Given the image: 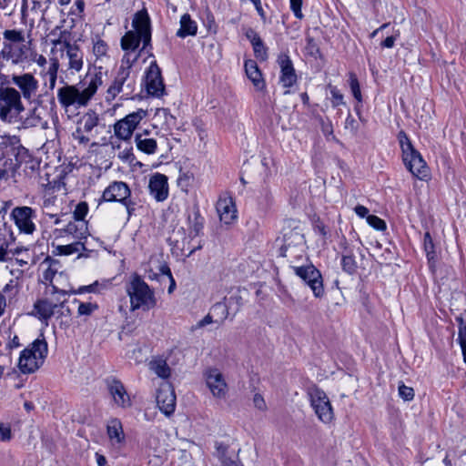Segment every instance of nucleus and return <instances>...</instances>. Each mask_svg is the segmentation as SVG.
<instances>
[{
    "label": "nucleus",
    "instance_id": "6ab92c4d",
    "mask_svg": "<svg viewBox=\"0 0 466 466\" xmlns=\"http://www.w3.org/2000/svg\"><path fill=\"white\" fill-rule=\"evenodd\" d=\"M131 196L128 185L123 181H113L104 190L102 199L105 202L122 203Z\"/></svg>",
    "mask_w": 466,
    "mask_h": 466
},
{
    "label": "nucleus",
    "instance_id": "20e7f679",
    "mask_svg": "<svg viewBox=\"0 0 466 466\" xmlns=\"http://www.w3.org/2000/svg\"><path fill=\"white\" fill-rule=\"evenodd\" d=\"M398 139L402 151V160L407 169L415 177L427 180L430 176L429 167L420 153L414 148L404 131L399 132Z\"/></svg>",
    "mask_w": 466,
    "mask_h": 466
},
{
    "label": "nucleus",
    "instance_id": "79ce46f5",
    "mask_svg": "<svg viewBox=\"0 0 466 466\" xmlns=\"http://www.w3.org/2000/svg\"><path fill=\"white\" fill-rule=\"evenodd\" d=\"M341 266L344 271L349 274L355 273L357 269V263L351 253L343 254L341 258Z\"/></svg>",
    "mask_w": 466,
    "mask_h": 466
},
{
    "label": "nucleus",
    "instance_id": "7ed1b4c3",
    "mask_svg": "<svg viewBox=\"0 0 466 466\" xmlns=\"http://www.w3.org/2000/svg\"><path fill=\"white\" fill-rule=\"evenodd\" d=\"M135 32L129 31L121 38V47L124 50L135 51L141 41L144 48L150 43V19L146 9L138 11L132 22Z\"/></svg>",
    "mask_w": 466,
    "mask_h": 466
},
{
    "label": "nucleus",
    "instance_id": "0e129e2a",
    "mask_svg": "<svg viewBox=\"0 0 466 466\" xmlns=\"http://www.w3.org/2000/svg\"><path fill=\"white\" fill-rule=\"evenodd\" d=\"M253 403H254L255 407L258 408V410H266V407H267L266 402L264 400V398L260 394L257 393L254 395Z\"/></svg>",
    "mask_w": 466,
    "mask_h": 466
},
{
    "label": "nucleus",
    "instance_id": "f257e3e1",
    "mask_svg": "<svg viewBox=\"0 0 466 466\" xmlns=\"http://www.w3.org/2000/svg\"><path fill=\"white\" fill-rule=\"evenodd\" d=\"M102 85V78L97 74L86 76L77 85H65L57 89V100L66 110L70 106L76 108L86 106Z\"/></svg>",
    "mask_w": 466,
    "mask_h": 466
},
{
    "label": "nucleus",
    "instance_id": "a211bd4d",
    "mask_svg": "<svg viewBox=\"0 0 466 466\" xmlns=\"http://www.w3.org/2000/svg\"><path fill=\"white\" fill-rule=\"evenodd\" d=\"M277 63L280 68L279 83L284 88H290L297 83L298 76L289 56L281 53L278 56Z\"/></svg>",
    "mask_w": 466,
    "mask_h": 466
},
{
    "label": "nucleus",
    "instance_id": "a19ab883",
    "mask_svg": "<svg viewBox=\"0 0 466 466\" xmlns=\"http://www.w3.org/2000/svg\"><path fill=\"white\" fill-rule=\"evenodd\" d=\"M151 369L160 378L167 379L170 376V369L164 360H157L152 363Z\"/></svg>",
    "mask_w": 466,
    "mask_h": 466
},
{
    "label": "nucleus",
    "instance_id": "2eb2a0df",
    "mask_svg": "<svg viewBox=\"0 0 466 466\" xmlns=\"http://www.w3.org/2000/svg\"><path fill=\"white\" fill-rule=\"evenodd\" d=\"M204 376L206 384L213 397L225 399L228 389L223 374L216 368H209L205 371Z\"/></svg>",
    "mask_w": 466,
    "mask_h": 466
},
{
    "label": "nucleus",
    "instance_id": "f03ea898",
    "mask_svg": "<svg viewBox=\"0 0 466 466\" xmlns=\"http://www.w3.org/2000/svg\"><path fill=\"white\" fill-rule=\"evenodd\" d=\"M127 293L130 299V309L135 311L142 309L144 311L154 309L157 305V299L154 290L142 279V278L134 274L126 287Z\"/></svg>",
    "mask_w": 466,
    "mask_h": 466
},
{
    "label": "nucleus",
    "instance_id": "6e6552de",
    "mask_svg": "<svg viewBox=\"0 0 466 466\" xmlns=\"http://www.w3.org/2000/svg\"><path fill=\"white\" fill-rule=\"evenodd\" d=\"M136 81L130 76L128 67L121 66L112 85L107 89V99H114L118 94H122L125 99L129 98L135 91Z\"/></svg>",
    "mask_w": 466,
    "mask_h": 466
},
{
    "label": "nucleus",
    "instance_id": "b1692460",
    "mask_svg": "<svg viewBox=\"0 0 466 466\" xmlns=\"http://www.w3.org/2000/svg\"><path fill=\"white\" fill-rule=\"evenodd\" d=\"M216 209L220 221L225 224H231L237 218V209L232 198H219Z\"/></svg>",
    "mask_w": 466,
    "mask_h": 466
},
{
    "label": "nucleus",
    "instance_id": "1a4fd4ad",
    "mask_svg": "<svg viewBox=\"0 0 466 466\" xmlns=\"http://www.w3.org/2000/svg\"><path fill=\"white\" fill-rule=\"evenodd\" d=\"M310 404L319 420L329 423L333 418V410L326 393L319 388H311L309 391Z\"/></svg>",
    "mask_w": 466,
    "mask_h": 466
},
{
    "label": "nucleus",
    "instance_id": "2f4dec72",
    "mask_svg": "<svg viewBox=\"0 0 466 466\" xmlns=\"http://www.w3.org/2000/svg\"><path fill=\"white\" fill-rule=\"evenodd\" d=\"M107 435L113 443L120 444L125 440L122 423L119 420L114 419L107 425Z\"/></svg>",
    "mask_w": 466,
    "mask_h": 466
},
{
    "label": "nucleus",
    "instance_id": "aec40b11",
    "mask_svg": "<svg viewBox=\"0 0 466 466\" xmlns=\"http://www.w3.org/2000/svg\"><path fill=\"white\" fill-rule=\"evenodd\" d=\"M2 144L5 145V153L14 156L15 158L16 163L13 168L15 171L29 157L28 150L21 145L20 139L16 136L2 137Z\"/></svg>",
    "mask_w": 466,
    "mask_h": 466
},
{
    "label": "nucleus",
    "instance_id": "dca6fc26",
    "mask_svg": "<svg viewBox=\"0 0 466 466\" xmlns=\"http://www.w3.org/2000/svg\"><path fill=\"white\" fill-rule=\"evenodd\" d=\"M106 389L116 407L128 409L132 406V400L124 384L116 378H108L106 380Z\"/></svg>",
    "mask_w": 466,
    "mask_h": 466
},
{
    "label": "nucleus",
    "instance_id": "6e6d98bb",
    "mask_svg": "<svg viewBox=\"0 0 466 466\" xmlns=\"http://www.w3.org/2000/svg\"><path fill=\"white\" fill-rule=\"evenodd\" d=\"M330 93L332 96L331 103L334 107L344 105L343 95L336 87H332Z\"/></svg>",
    "mask_w": 466,
    "mask_h": 466
},
{
    "label": "nucleus",
    "instance_id": "bb28decb",
    "mask_svg": "<svg viewBox=\"0 0 466 466\" xmlns=\"http://www.w3.org/2000/svg\"><path fill=\"white\" fill-rule=\"evenodd\" d=\"M54 303L49 299H39L34 305L33 315L36 316L43 323L48 325V320L53 317L52 309Z\"/></svg>",
    "mask_w": 466,
    "mask_h": 466
},
{
    "label": "nucleus",
    "instance_id": "338daca9",
    "mask_svg": "<svg viewBox=\"0 0 466 466\" xmlns=\"http://www.w3.org/2000/svg\"><path fill=\"white\" fill-rule=\"evenodd\" d=\"M53 307H54V309H52V311H54L53 317H56V318L63 317V313H65L64 312V302L54 303Z\"/></svg>",
    "mask_w": 466,
    "mask_h": 466
},
{
    "label": "nucleus",
    "instance_id": "cd10ccee",
    "mask_svg": "<svg viewBox=\"0 0 466 466\" xmlns=\"http://www.w3.org/2000/svg\"><path fill=\"white\" fill-rule=\"evenodd\" d=\"M180 27L177 31V36L180 38H185L187 36H193L197 35L198 32V25L197 23L191 19V16L188 14H184L180 18Z\"/></svg>",
    "mask_w": 466,
    "mask_h": 466
},
{
    "label": "nucleus",
    "instance_id": "49530a36",
    "mask_svg": "<svg viewBox=\"0 0 466 466\" xmlns=\"http://www.w3.org/2000/svg\"><path fill=\"white\" fill-rule=\"evenodd\" d=\"M350 86L352 92L353 96L358 100L361 101V92L360 87L359 80L355 74H350Z\"/></svg>",
    "mask_w": 466,
    "mask_h": 466
},
{
    "label": "nucleus",
    "instance_id": "37998d69",
    "mask_svg": "<svg viewBox=\"0 0 466 466\" xmlns=\"http://www.w3.org/2000/svg\"><path fill=\"white\" fill-rule=\"evenodd\" d=\"M226 303L228 304L229 309L234 312V314H236L243 305V299L240 295V292L238 291L237 293L232 294L228 299V301Z\"/></svg>",
    "mask_w": 466,
    "mask_h": 466
},
{
    "label": "nucleus",
    "instance_id": "9b49d317",
    "mask_svg": "<svg viewBox=\"0 0 466 466\" xmlns=\"http://www.w3.org/2000/svg\"><path fill=\"white\" fill-rule=\"evenodd\" d=\"M10 218L20 233L32 235L36 230V226L34 222V219L36 218V212L31 207H15L10 214Z\"/></svg>",
    "mask_w": 466,
    "mask_h": 466
},
{
    "label": "nucleus",
    "instance_id": "de8ad7c7",
    "mask_svg": "<svg viewBox=\"0 0 466 466\" xmlns=\"http://www.w3.org/2000/svg\"><path fill=\"white\" fill-rule=\"evenodd\" d=\"M88 212V205L86 202H80L74 210V220L86 221L85 217Z\"/></svg>",
    "mask_w": 466,
    "mask_h": 466
},
{
    "label": "nucleus",
    "instance_id": "13d9d810",
    "mask_svg": "<svg viewBox=\"0 0 466 466\" xmlns=\"http://www.w3.org/2000/svg\"><path fill=\"white\" fill-rule=\"evenodd\" d=\"M211 323H215V319L213 318V315L210 312L207 316H205L202 319L198 321L197 324L194 325L191 329L194 331V330H197L198 329H202L205 326H207L208 324H211Z\"/></svg>",
    "mask_w": 466,
    "mask_h": 466
},
{
    "label": "nucleus",
    "instance_id": "680f3d73",
    "mask_svg": "<svg viewBox=\"0 0 466 466\" xmlns=\"http://www.w3.org/2000/svg\"><path fill=\"white\" fill-rule=\"evenodd\" d=\"M11 250L8 249V244L4 242L0 246V262H5L12 258Z\"/></svg>",
    "mask_w": 466,
    "mask_h": 466
},
{
    "label": "nucleus",
    "instance_id": "774afa93",
    "mask_svg": "<svg viewBox=\"0 0 466 466\" xmlns=\"http://www.w3.org/2000/svg\"><path fill=\"white\" fill-rule=\"evenodd\" d=\"M4 293L15 294L17 292L15 280L11 279L3 289Z\"/></svg>",
    "mask_w": 466,
    "mask_h": 466
},
{
    "label": "nucleus",
    "instance_id": "e2e57ef3",
    "mask_svg": "<svg viewBox=\"0 0 466 466\" xmlns=\"http://www.w3.org/2000/svg\"><path fill=\"white\" fill-rule=\"evenodd\" d=\"M121 204L126 207L128 218L135 214V211H136V208H135L136 202L134 200H132L130 198V197L126 198V200L123 201Z\"/></svg>",
    "mask_w": 466,
    "mask_h": 466
},
{
    "label": "nucleus",
    "instance_id": "393cba45",
    "mask_svg": "<svg viewBox=\"0 0 466 466\" xmlns=\"http://www.w3.org/2000/svg\"><path fill=\"white\" fill-rule=\"evenodd\" d=\"M244 67L247 76L253 83L256 89L262 90L265 87V81L257 62L252 59H248L245 61Z\"/></svg>",
    "mask_w": 466,
    "mask_h": 466
},
{
    "label": "nucleus",
    "instance_id": "473e14b6",
    "mask_svg": "<svg viewBox=\"0 0 466 466\" xmlns=\"http://www.w3.org/2000/svg\"><path fill=\"white\" fill-rule=\"evenodd\" d=\"M59 69V61L56 57H53L50 59V64L46 69L41 72V75L45 79H47L49 82V88L53 90L56 84L57 79V72Z\"/></svg>",
    "mask_w": 466,
    "mask_h": 466
},
{
    "label": "nucleus",
    "instance_id": "0eeeda50",
    "mask_svg": "<svg viewBox=\"0 0 466 466\" xmlns=\"http://www.w3.org/2000/svg\"><path fill=\"white\" fill-rule=\"evenodd\" d=\"M294 273L312 290L316 298H322L325 291L320 271L310 262L293 266Z\"/></svg>",
    "mask_w": 466,
    "mask_h": 466
},
{
    "label": "nucleus",
    "instance_id": "a878e982",
    "mask_svg": "<svg viewBox=\"0 0 466 466\" xmlns=\"http://www.w3.org/2000/svg\"><path fill=\"white\" fill-rule=\"evenodd\" d=\"M279 256L288 259L291 268H293L294 265H300L309 261V258L305 254V247L279 249Z\"/></svg>",
    "mask_w": 466,
    "mask_h": 466
},
{
    "label": "nucleus",
    "instance_id": "c85d7f7f",
    "mask_svg": "<svg viewBox=\"0 0 466 466\" xmlns=\"http://www.w3.org/2000/svg\"><path fill=\"white\" fill-rule=\"evenodd\" d=\"M87 223L86 221H78L74 220L70 221L66 228L63 229V232L71 235L74 238L81 240L85 238L87 235Z\"/></svg>",
    "mask_w": 466,
    "mask_h": 466
},
{
    "label": "nucleus",
    "instance_id": "4468645a",
    "mask_svg": "<svg viewBox=\"0 0 466 466\" xmlns=\"http://www.w3.org/2000/svg\"><path fill=\"white\" fill-rule=\"evenodd\" d=\"M187 222L189 225V240L187 238H185L183 239V247L182 249L187 250V257L192 255L197 249H200L202 248L200 242L196 247H190V240H192L194 238L199 236V234L202 232L203 226H204V218L200 215V212L198 208H195L192 213L188 214L187 216Z\"/></svg>",
    "mask_w": 466,
    "mask_h": 466
},
{
    "label": "nucleus",
    "instance_id": "39448f33",
    "mask_svg": "<svg viewBox=\"0 0 466 466\" xmlns=\"http://www.w3.org/2000/svg\"><path fill=\"white\" fill-rule=\"evenodd\" d=\"M48 352L47 343L45 338L36 339L27 348L22 350L18 368L24 374L33 373L44 363Z\"/></svg>",
    "mask_w": 466,
    "mask_h": 466
},
{
    "label": "nucleus",
    "instance_id": "c03bdc74",
    "mask_svg": "<svg viewBox=\"0 0 466 466\" xmlns=\"http://www.w3.org/2000/svg\"><path fill=\"white\" fill-rule=\"evenodd\" d=\"M107 50L108 46L104 40L98 38L96 42H94L93 53L96 58H102L103 56H106Z\"/></svg>",
    "mask_w": 466,
    "mask_h": 466
},
{
    "label": "nucleus",
    "instance_id": "69168bd1",
    "mask_svg": "<svg viewBox=\"0 0 466 466\" xmlns=\"http://www.w3.org/2000/svg\"><path fill=\"white\" fill-rule=\"evenodd\" d=\"M458 340L461 344L466 343V324L462 322L461 319V325L459 327Z\"/></svg>",
    "mask_w": 466,
    "mask_h": 466
},
{
    "label": "nucleus",
    "instance_id": "9d476101",
    "mask_svg": "<svg viewBox=\"0 0 466 466\" xmlns=\"http://www.w3.org/2000/svg\"><path fill=\"white\" fill-rule=\"evenodd\" d=\"M98 123V115L93 110H88L79 118L76 130L73 134L74 138L80 144L86 145L96 133Z\"/></svg>",
    "mask_w": 466,
    "mask_h": 466
},
{
    "label": "nucleus",
    "instance_id": "f8f14e48",
    "mask_svg": "<svg viewBox=\"0 0 466 466\" xmlns=\"http://www.w3.org/2000/svg\"><path fill=\"white\" fill-rule=\"evenodd\" d=\"M23 110L20 93L14 87L0 86V116L5 117L12 111L19 114Z\"/></svg>",
    "mask_w": 466,
    "mask_h": 466
},
{
    "label": "nucleus",
    "instance_id": "c756f323",
    "mask_svg": "<svg viewBox=\"0 0 466 466\" xmlns=\"http://www.w3.org/2000/svg\"><path fill=\"white\" fill-rule=\"evenodd\" d=\"M246 36L249 39L253 46L256 57L261 61H265L268 58L267 48L265 47L260 36L252 29H249L246 33Z\"/></svg>",
    "mask_w": 466,
    "mask_h": 466
},
{
    "label": "nucleus",
    "instance_id": "412c9836",
    "mask_svg": "<svg viewBox=\"0 0 466 466\" xmlns=\"http://www.w3.org/2000/svg\"><path fill=\"white\" fill-rule=\"evenodd\" d=\"M12 82L21 90L24 98L26 100H31L38 89V81L30 73L19 76L14 75Z\"/></svg>",
    "mask_w": 466,
    "mask_h": 466
},
{
    "label": "nucleus",
    "instance_id": "4c0bfd02",
    "mask_svg": "<svg viewBox=\"0 0 466 466\" xmlns=\"http://www.w3.org/2000/svg\"><path fill=\"white\" fill-rule=\"evenodd\" d=\"M423 247L426 252L430 268H433L436 259L435 246L430 232H426L423 237Z\"/></svg>",
    "mask_w": 466,
    "mask_h": 466
},
{
    "label": "nucleus",
    "instance_id": "5701e85b",
    "mask_svg": "<svg viewBox=\"0 0 466 466\" xmlns=\"http://www.w3.org/2000/svg\"><path fill=\"white\" fill-rule=\"evenodd\" d=\"M283 237L282 242L279 249H288V248H295L298 247H305V238L302 233V230L299 227L284 228L282 230Z\"/></svg>",
    "mask_w": 466,
    "mask_h": 466
},
{
    "label": "nucleus",
    "instance_id": "e433bc0d",
    "mask_svg": "<svg viewBox=\"0 0 466 466\" xmlns=\"http://www.w3.org/2000/svg\"><path fill=\"white\" fill-rule=\"evenodd\" d=\"M134 128L124 119L118 120L114 125L115 135L123 140H127L131 137Z\"/></svg>",
    "mask_w": 466,
    "mask_h": 466
},
{
    "label": "nucleus",
    "instance_id": "bf43d9fd",
    "mask_svg": "<svg viewBox=\"0 0 466 466\" xmlns=\"http://www.w3.org/2000/svg\"><path fill=\"white\" fill-rule=\"evenodd\" d=\"M290 1V9L294 13V15L299 18H303V14L301 11L302 0H289Z\"/></svg>",
    "mask_w": 466,
    "mask_h": 466
},
{
    "label": "nucleus",
    "instance_id": "f3484780",
    "mask_svg": "<svg viewBox=\"0 0 466 466\" xmlns=\"http://www.w3.org/2000/svg\"><path fill=\"white\" fill-rule=\"evenodd\" d=\"M157 404L166 416H170L176 409V394L169 383H163L157 392Z\"/></svg>",
    "mask_w": 466,
    "mask_h": 466
},
{
    "label": "nucleus",
    "instance_id": "f704fd0d",
    "mask_svg": "<svg viewBox=\"0 0 466 466\" xmlns=\"http://www.w3.org/2000/svg\"><path fill=\"white\" fill-rule=\"evenodd\" d=\"M230 310L226 302H218L212 306L210 312L213 315L215 323L220 325L227 319Z\"/></svg>",
    "mask_w": 466,
    "mask_h": 466
},
{
    "label": "nucleus",
    "instance_id": "4be33fe9",
    "mask_svg": "<svg viewBox=\"0 0 466 466\" xmlns=\"http://www.w3.org/2000/svg\"><path fill=\"white\" fill-rule=\"evenodd\" d=\"M148 188L150 195L158 202L168 197L167 177L164 174L156 173L149 179Z\"/></svg>",
    "mask_w": 466,
    "mask_h": 466
},
{
    "label": "nucleus",
    "instance_id": "423d86ee",
    "mask_svg": "<svg viewBox=\"0 0 466 466\" xmlns=\"http://www.w3.org/2000/svg\"><path fill=\"white\" fill-rule=\"evenodd\" d=\"M59 31L57 39H54L52 42L55 46L60 45L61 51L66 52V57L68 58V69L79 72L83 67V57L84 54L80 50L79 46L76 44H71L69 40L70 33L67 30H62L60 26H56L52 32V35H56Z\"/></svg>",
    "mask_w": 466,
    "mask_h": 466
},
{
    "label": "nucleus",
    "instance_id": "ddd939ff",
    "mask_svg": "<svg viewBox=\"0 0 466 466\" xmlns=\"http://www.w3.org/2000/svg\"><path fill=\"white\" fill-rule=\"evenodd\" d=\"M147 92L156 97L163 96L166 93L161 69L156 61L150 63L146 72Z\"/></svg>",
    "mask_w": 466,
    "mask_h": 466
},
{
    "label": "nucleus",
    "instance_id": "603ef678",
    "mask_svg": "<svg viewBox=\"0 0 466 466\" xmlns=\"http://www.w3.org/2000/svg\"><path fill=\"white\" fill-rule=\"evenodd\" d=\"M399 394L404 400H411L414 398V390L401 383L399 385Z\"/></svg>",
    "mask_w": 466,
    "mask_h": 466
},
{
    "label": "nucleus",
    "instance_id": "052dcab7",
    "mask_svg": "<svg viewBox=\"0 0 466 466\" xmlns=\"http://www.w3.org/2000/svg\"><path fill=\"white\" fill-rule=\"evenodd\" d=\"M46 187L48 189L59 191L61 188H65L66 183L63 180V177L60 176L57 179H54L52 182H48Z\"/></svg>",
    "mask_w": 466,
    "mask_h": 466
},
{
    "label": "nucleus",
    "instance_id": "4d7b16f0",
    "mask_svg": "<svg viewBox=\"0 0 466 466\" xmlns=\"http://www.w3.org/2000/svg\"><path fill=\"white\" fill-rule=\"evenodd\" d=\"M98 287H99V284H98L97 281H96L93 284H90V285H87V286H81V287L78 288L77 290H74L72 292L73 293H77V294H83V293H86V292L96 293V292H98Z\"/></svg>",
    "mask_w": 466,
    "mask_h": 466
},
{
    "label": "nucleus",
    "instance_id": "8fccbe9b",
    "mask_svg": "<svg viewBox=\"0 0 466 466\" xmlns=\"http://www.w3.org/2000/svg\"><path fill=\"white\" fill-rule=\"evenodd\" d=\"M4 37L14 43H21L25 40L22 32L16 30H5Z\"/></svg>",
    "mask_w": 466,
    "mask_h": 466
},
{
    "label": "nucleus",
    "instance_id": "58836bf2",
    "mask_svg": "<svg viewBox=\"0 0 466 466\" xmlns=\"http://www.w3.org/2000/svg\"><path fill=\"white\" fill-rule=\"evenodd\" d=\"M85 2L84 0H76L74 5L71 6L68 15L72 16V21H80L84 17L85 11Z\"/></svg>",
    "mask_w": 466,
    "mask_h": 466
},
{
    "label": "nucleus",
    "instance_id": "72a5a7b5",
    "mask_svg": "<svg viewBox=\"0 0 466 466\" xmlns=\"http://www.w3.org/2000/svg\"><path fill=\"white\" fill-rule=\"evenodd\" d=\"M215 450V455L218 458L223 466H239V463L237 461H234L228 456V445L220 441H216Z\"/></svg>",
    "mask_w": 466,
    "mask_h": 466
},
{
    "label": "nucleus",
    "instance_id": "ea45409f",
    "mask_svg": "<svg viewBox=\"0 0 466 466\" xmlns=\"http://www.w3.org/2000/svg\"><path fill=\"white\" fill-rule=\"evenodd\" d=\"M147 115V110L142 108L137 109L135 112L128 114L124 119L134 128L136 129L138 124L144 119Z\"/></svg>",
    "mask_w": 466,
    "mask_h": 466
},
{
    "label": "nucleus",
    "instance_id": "864d4df0",
    "mask_svg": "<svg viewBox=\"0 0 466 466\" xmlns=\"http://www.w3.org/2000/svg\"><path fill=\"white\" fill-rule=\"evenodd\" d=\"M13 437L11 427L9 424L0 423V441H9Z\"/></svg>",
    "mask_w": 466,
    "mask_h": 466
},
{
    "label": "nucleus",
    "instance_id": "a18cd8bd",
    "mask_svg": "<svg viewBox=\"0 0 466 466\" xmlns=\"http://www.w3.org/2000/svg\"><path fill=\"white\" fill-rule=\"evenodd\" d=\"M97 309L98 306L96 303L81 302L78 306L77 314L79 316H90Z\"/></svg>",
    "mask_w": 466,
    "mask_h": 466
},
{
    "label": "nucleus",
    "instance_id": "c9c22d12",
    "mask_svg": "<svg viewBox=\"0 0 466 466\" xmlns=\"http://www.w3.org/2000/svg\"><path fill=\"white\" fill-rule=\"evenodd\" d=\"M81 250H86L85 244L81 241H75L67 245H58L56 247L55 254L68 256L77 253Z\"/></svg>",
    "mask_w": 466,
    "mask_h": 466
},
{
    "label": "nucleus",
    "instance_id": "7c9ffc66",
    "mask_svg": "<svg viewBox=\"0 0 466 466\" xmlns=\"http://www.w3.org/2000/svg\"><path fill=\"white\" fill-rule=\"evenodd\" d=\"M135 142L137 149L143 153L152 155L157 152V143L154 138L144 137L142 134H137Z\"/></svg>",
    "mask_w": 466,
    "mask_h": 466
},
{
    "label": "nucleus",
    "instance_id": "5fc2aeb1",
    "mask_svg": "<svg viewBox=\"0 0 466 466\" xmlns=\"http://www.w3.org/2000/svg\"><path fill=\"white\" fill-rule=\"evenodd\" d=\"M117 157L124 162H128V163H131L135 159L134 154H133V148L131 147H126L124 149L120 150L118 152Z\"/></svg>",
    "mask_w": 466,
    "mask_h": 466
},
{
    "label": "nucleus",
    "instance_id": "09e8293b",
    "mask_svg": "<svg viewBox=\"0 0 466 466\" xmlns=\"http://www.w3.org/2000/svg\"><path fill=\"white\" fill-rule=\"evenodd\" d=\"M367 222L369 223L370 226H371L373 228L377 230L382 231L385 230L387 228L385 221L375 215H369L367 217Z\"/></svg>",
    "mask_w": 466,
    "mask_h": 466
},
{
    "label": "nucleus",
    "instance_id": "3c124183",
    "mask_svg": "<svg viewBox=\"0 0 466 466\" xmlns=\"http://www.w3.org/2000/svg\"><path fill=\"white\" fill-rule=\"evenodd\" d=\"M306 40H307V45H306L307 53L313 57H317L318 55L319 54V48L315 39L311 36H308Z\"/></svg>",
    "mask_w": 466,
    "mask_h": 466
}]
</instances>
